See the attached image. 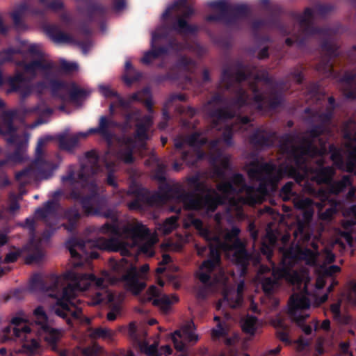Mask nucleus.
Here are the masks:
<instances>
[{"instance_id": "obj_1", "label": "nucleus", "mask_w": 356, "mask_h": 356, "mask_svg": "<svg viewBox=\"0 0 356 356\" xmlns=\"http://www.w3.org/2000/svg\"><path fill=\"white\" fill-rule=\"evenodd\" d=\"M67 198L79 202L86 216H96L110 220L98 228L108 238L99 237L92 245H156L157 236L140 222L120 226V216L115 209H103L108 204L105 195L99 193L97 182L91 181L88 188H75L70 190Z\"/></svg>"}, {"instance_id": "obj_2", "label": "nucleus", "mask_w": 356, "mask_h": 356, "mask_svg": "<svg viewBox=\"0 0 356 356\" xmlns=\"http://www.w3.org/2000/svg\"><path fill=\"white\" fill-rule=\"evenodd\" d=\"M92 282H95L99 286L103 284V280L97 278L93 274L71 269L60 276L49 275L42 277L35 275L31 279V287L54 298L56 302L51 306V312L71 325L72 318L79 319L82 313L75 305L74 300L79 292L89 289Z\"/></svg>"}, {"instance_id": "obj_3", "label": "nucleus", "mask_w": 356, "mask_h": 356, "mask_svg": "<svg viewBox=\"0 0 356 356\" xmlns=\"http://www.w3.org/2000/svg\"><path fill=\"white\" fill-rule=\"evenodd\" d=\"M197 248V254L203 255L207 246H195ZM247 246H208L209 253L207 259L200 266L195 273L197 278L206 286H211V273L221 265V250H232L235 249L233 254V261L240 269V275L245 276L248 273V268L250 263L257 266L261 262V255L254 249L256 246H252L254 252L250 253L245 249Z\"/></svg>"}, {"instance_id": "obj_4", "label": "nucleus", "mask_w": 356, "mask_h": 356, "mask_svg": "<svg viewBox=\"0 0 356 356\" xmlns=\"http://www.w3.org/2000/svg\"><path fill=\"white\" fill-rule=\"evenodd\" d=\"M248 175L252 180L259 181L258 191L264 195L275 192L279 182L286 175L296 173V170L289 165L277 166L274 163L260 162L257 159L248 165Z\"/></svg>"}, {"instance_id": "obj_5", "label": "nucleus", "mask_w": 356, "mask_h": 356, "mask_svg": "<svg viewBox=\"0 0 356 356\" xmlns=\"http://www.w3.org/2000/svg\"><path fill=\"white\" fill-rule=\"evenodd\" d=\"M17 127L13 124V116L6 114L3 122L0 124V135L5 137V140L8 145L15 146V150L6 155L4 159L0 160V168L10 163L17 164L22 163L29 160L27 154L28 139L17 134ZM3 149L0 147V154Z\"/></svg>"}, {"instance_id": "obj_6", "label": "nucleus", "mask_w": 356, "mask_h": 356, "mask_svg": "<svg viewBox=\"0 0 356 356\" xmlns=\"http://www.w3.org/2000/svg\"><path fill=\"white\" fill-rule=\"evenodd\" d=\"M187 182L190 188L193 191L188 194V210L206 209L213 212L218 205L223 203L222 197L214 189L208 186L206 182L200 180L199 175H195L187 178Z\"/></svg>"}, {"instance_id": "obj_7", "label": "nucleus", "mask_w": 356, "mask_h": 356, "mask_svg": "<svg viewBox=\"0 0 356 356\" xmlns=\"http://www.w3.org/2000/svg\"><path fill=\"white\" fill-rule=\"evenodd\" d=\"M111 268L110 273L106 276L111 284L124 282L134 294L140 293L145 287V284L138 280L137 268L126 258L116 261L113 258L109 259Z\"/></svg>"}, {"instance_id": "obj_8", "label": "nucleus", "mask_w": 356, "mask_h": 356, "mask_svg": "<svg viewBox=\"0 0 356 356\" xmlns=\"http://www.w3.org/2000/svg\"><path fill=\"white\" fill-rule=\"evenodd\" d=\"M85 158L86 161L81 164L77 179L73 170L69 171L67 175L62 177L63 182L70 183V190L75 188L86 190L91 181L96 182L93 177L102 170L99 156L95 150L86 152Z\"/></svg>"}, {"instance_id": "obj_9", "label": "nucleus", "mask_w": 356, "mask_h": 356, "mask_svg": "<svg viewBox=\"0 0 356 356\" xmlns=\"http://www.w3.org/2000/svg\"><path fill=\"white\" fill-rule=\"evenodd\" d=\"M212 9L218 10V15H209L205 20L208 22H222L225 25L237 26L240 20L244 19L250 15V10L245 4L232 5L225 0L213 1L208 3Z\"/></svg>"}, {"instance_id": "obj_10", "label": "nucleus", "mask_w": 356, "mask_h": 356, "mask_svg": "<svg viewBox=\"0 0 356 356\" xmlns=\"http://www.w3.org/2000/svg\"><path fill=\"white\" fill-rule=\"evenodd\" d=\"M295 184L293 181L286 182L280 189L279 195L283 201H289L294 197L293 204L297 210L302 214V220L305 222H309L314 213L315 202L309 197L297 198L296 193L293 191Z\"/></svg>"}, {"instance_id": "obj_11", "label": "nucleus", "mask_w": 356, "mask_h": 356, "mask_svg": "<svg viewBox=\"0 0 356 356\" xmlns=\"http://www.w3.org/2000/svg\"><path fill=\"white\" fill-rule=\"evenodd\" d=\"M35 325L40 338L49 345L55 346L60 338V332L53 327L52 321L46 314L42 306H38L33 311Z\"/></svg>"}, {"instance_id": "obj_12", "label": "nucleus", "mask_w": 356, "mask_h": 356, "mask_svg": "<svg viewBox=\"0 0 356 356\" xmlns=\"http://www.w3.org/2000/svg\"><path fill=\"white\" fill-rule=\"evenodd\" d=\"M236 71L233 72L230 67L222 70L220 82L225 90H231L238 86H242L243 81L252 77V70L250 66L237 61L235 63Z\"/></svg>"}, {"instance_id": "obj_13", "label": "nucleus", "mask_w": 356, "mask_h": 356, "mask_svg": "<svg viewBox=\"0 0 356 356\" xmlns=\"http://www.w3.org/2000/svg\"><path fill=\"white\" fill-rule=\"evenodd\" d=\"M320 48L322 55L316 69L325 76H334L335 71L332 60L339 55V47L333 40L326 38L321 40Z\"/></svg>"}, {"instance_id": "obj_14", "label": "nucleus", "mask_w": 356, "mask_h": 356, "mask_svg": "<svg viewBox=\"0 0 356 356\" xmlns=\"http://www.w3.org/2000/svg\"><path fill=\"white\" fill-rule=\"evenodd\" d=\"M241 229L232 226L231 229L218 227L213 232L208 233L207 245H247L240 237Z\"/></svg>"}, {"instance_id": "obj_15", "label": "nucleus", "mask_w": 356, "mask_h": 356, "mask_svg": "<svg viewBox=\"0 0 356 356\" xmlns=\"http://www.w3.org/2000/svg\"><path fill=\"white\" fill-rule=\"evenodd\" d=\"M46 140L40 138L38 140L35 149V159L28 167L15 173V179L25 184L29 181L35 174V171L42 172V170L48 165V163L42 157V147L44 145Z\"/></svg>"}, {"instance_id": "obj_16", "label": "nucleus", "mask_w": 356, "mask_h": 356, "mask_svg": "<svg viewBox=\"0 0 356 356\" xmlns=\"http://www.w3.org/2000/svg\"><path fill=\"white\" fill-rule=\"evenodd\" d=\"M144 300L147 302H152L153 305L167 312L172 303L179 301V298L176 295H172L170 297L168 295L163 294L159 288L152 285L148 288Z\"/></svg>"}, {"instance_id": "obj_17", "label": "nucleus", "mask_w": 356, "mask_h": 356, "mask_svg": "<svg viewBox=\"0 0 356 356\" xmlns=\"http://www.w3.org/2000/svg\"><path fill=\"white\" fill-rule=\"evenodd\" d=\"M6 81L10 86L7 92H18L22 100L29 97L33 92V86L29 83L28 78L21 72H16L13 76H8Z\"/></svg>"}, {"instance_id": "obj_18", "label": "nucleus", "mask_w": 356, "mask_h": 356, "mask_svg": "<svg viewBox=\"0 0 356 356\" xmlns=\"http://www.w3.org/2000/svg\"><path fill=\"white\" fill-rule=\"evenodd\" d=\"M159 190L160 192H162L165 201L175 200L181 202L187 209L188 205L187 195L191 194V191L186 192L181 184L178 183L170 184L166 181L159 185Z\"/></svg>"}, {"instance_id": "obj_19", "label": "nucleus", "mask_w": 356, "mask_h": 356, "mask_svg": "<svg viewBox=\"0 0 356 356\" xmlns=\"http://www.w3.org/2000/svg\"><path fill=\"white\" fill-rule=\"evenodd\" d=\"M159 190L160 192H162L165 201L175 200L181 202L187 209L188 205L187 195L191 194V191L186 192L181 184L178 183L170 184L166 181L159 185Z\"/></svg>"}, {"instance_id": "obj_20", "label": "nucleus", "mask_w": 356, "mask_h": 356, "mask_svg": "<svg viewBox=\"0 0 356 356\" xmlns=\"http://www.w3.org/2000/svg\"><path fill=\"white\" fill-rule=\"evenodd\" d=\"M310 307V300L305 296L293 295L290 298L288 314L291 321H302L309 317L304 310Z\"/></svg>"}, {"instance_id": "obj_21", "label": "nucleus", "mask_w": 356, "mask_h": 356, "mask_svg": "<svg viewBox=\"0 0 356 356\" xmlns=\"http://www.w3.org/2000/svg\"><path fill=\"white\" fill-rule=\"evenodd\" d=\"M294 17L299 22L301 31L304 35L312 36L316 34H327V31L325 29L315 26L313 24L314 10L312 8L307 7L305 9L303 15H294Z\"/></svg>"}, {"instance_id": "obj_22", "label": "nucleus", "mask_w": 356, "mask_h": 356, "mask_svg": "<svg viewBox=\"0 0 356 356\" xmlns=\"http://www.w3.org/2000/svg\"><path fill=\"white\" fill-rule=\"evenodd\" d=\"M276 136V131L257 128L250 136L249 141L254 148L264 149L273 145Z\"/></svg>"}, {"instance_id": "obj_23", "label": "nucleus", "mask_w": 356, "mask_h": 356, "mask_svg": "<svg viewBox=\"0 0 356 356\" xmlns=\"http://www.w3.org/2000/svg\"><path fill=\"white\" fill-rule=\"evenodd\" d=\"M59 207V202L54 200H48L43 204L42 207L35 209V218L42 220L45 224L52 222L51 220L57 223Z\"/></svg>"}, {"instance_id": "obj_24", "label": "nucleus", "mask_w": 356, "mask_h": 356, "mask_svg": "<svg viewBox=\"0 0 356 356\" xmlns=\"http://www.w3.org/2000/svg\"><path fill=\"white\" fill-rule=\"evenodd\" d=\"M181 16H177V20L171 25V29L179 33H195L198 27L196 25L190 24L186 19L190 18L195 13L194 9L191 6H187Z\"/></svg>"}, {"instance_id": "obj_25", "label": "nucleus", "mask_w": 356, "mask_h": 356, "mask_svg": "<svg viewBox=\"0 0 356 356\" xmlns=\"http://www.w3.org/2000/svg\"><path fill=\"white\" fill-rule=\"evenodd\" d=\"M128 194L134 196V199L127 204L130 210H141L144 206H147L149 191L146 188L132 183L129 186Z\"/></svg>"}, {"instance_id": "obj_26", "label": "nucleus", "mask_w": 356, "mask_h": 356, "mask_svg": "<svg viewBox=\"0 0 356 356\" xmlns=\"http://www.w3.org/2000/svg\"><path fill=\"white\" fill-rule=\"evenodd\" d=\"M198 339V336L191 330V325L186 326L182 330L175 331L172 335V341L175 349L182 353L186 350V344L183 340L195 343Z\"/></svg>"}, {"instance_id": "obj_27", "label": "nucleus", "mask_w": 356, "mask_h": 356, "mask_svg": "<svg viewBox=\"0 0 356 356\" xmlns=\"http://www.w3.org/2000/svg\"><path fill=\"white\" fill-rule=\"evenodd\" d=\"M25 72L30 74L33 77L36 76L37 70L44 72L45 76H47L54 68V64L51 61H45L42 58L31 60L29 63H22Z\"/></svg>"}, {"instance_id": "obj_28", "label": "nucleus", "mask_w": 356, "mask_h": 356, "mask_svg": "<svg viewBox=\"0 0 356 356\" xmlns=\"http://www.w3.org/2000/svg\"><path fill=\"white\" fill-rule=\"evenodd\" d=\"M81 214L78 208L76 207H70L67 208L63 213V219L66 222L63 223L62 226L68 232L74 234L79 226Z\"/></svg>"}, {"instance_id": "obj_29", "label": "nucleus", "mask_w": 356, "mask_h": 356, "mask_svg": "<svg viewBox=\"0 0 356 356\" xmlns=\"http://www.w3.org/2000/svg\"><path fill=\"white\" fill-rule=\"evenodd\" d=\"M209 115L213 119L211 122V127L213 129H218L220 122L233 119L235 117L236 113L235 111L228 107H225L211 108L209 111Z\"/></svg>"}, {"instance_id": "obj_30", "label": "nucleus", "mask_w": 356, "mask_h": 356, "mask_svg": "<svg viewBox=\"0 0 356 356\" xmlns=\"http://www.w3.org/2000/svg\"><path fill=\"white\" fill-rule=\"evenodd\" d=\"M344 85L343 93L346 98L356 99V72H346L340 79Z\"/></svg>"}, {"instance_id": "obj_31", "label": "nucleus", "mask_w": 356, "mask_h": 356, "mask_svg": "<svg viewBox=\"0 0 356 356\" xmlns=\"http://www.w3.org/2000/svg\"><path fill=\"white\" fill-rule=\"evenodd\" d=\"M36 86L41 89L49 88L52 96L60 97L59 92L61 90H66L68 89V84L61 80L51 79L48 83L44 81H39L36 83Z\"/></svg>"}, {"instance_id": "obj_32", "label": "nucleus", "mask_w": 356, "mask_h": 356, "mask_svg": "<svg viewBox=\"0 0 356 356\" xmlns=\"http://www.w3.org/2000/svg\"><path fill=\"white\" fill-rule=\"evenodd\" d=\"M113 120H109L106 116H101L99 121V126L97 127L91 128L87 132L89 134H99L105 139L110 140L112 137L111 132L109 131V127L113 125Z\"/></svg>"}, {"instance_id": "obj_33", "label": "nucleus", "mask_w": 356, "mask_h": 356, "mask_svg": "<svg viewBox=\"0 0 356 356\" xmlns=\"http://www.w3.org/2000/svg\"><path fill=\"white\" fill-rule=\"evenodd\" d=\"M305 112L306 113H311V121L312 122H318L317 124L323 125V127H326L327 130V127L332 122V120L334 118V114L331 111L327 110L324 112H318L314 111L311 113V109L309 108H305Z\"/></svg>"}, {"instance_id": "obj_34", "label": "nucleus", "mask_w": 356, "mask_h": 356, "mask_svg": "<svg viewBox=\"0 0 356 356\" xmlns=\"http://www.w3.org/2000/svg\"><path fill=\"white\" fill-rule=\"evenodd\" d=\"M168 54V49L164 46L157 47L156 44L151 42L150 50L146 51L143 58L141 62L143 64L149 65L153 60L159 58L161 56L166 55Z\"/></svg>"}, {"instance_id": "obj_35", "label": "nucleus", "mask_w": 356, "mask_h": 356, "mask_svg": "<svg viewBox=\"0 0 356 356\" xmlns=\"http://www.w3.org/2000/svg\"><path fill=\"white\" fill-rule=\"evenodd\" d=\"M281 248H280V250H284V248H285L286 246H280ZM290 248V252H292V250H293V249H295L297 252V258L300 259V260H303L306 262L307 264H309V265H314L315 264L316 261V258H317V254L316 253L309 249V248H305L304 250H302L301 248L302 246H289Z\"/></svg>"}, {"instance_id": "obj_36", "label": "nucleus", "mask_w": 356, "mask_h": 356, "mask_svg": "<svg viewBox=\"0 0 356 356\" xmlns=\"http://www.w3.org/2000/svg\"><path fill=\"white\" fill-rule=\"evenodd\" d=\"M25 112L26 113H34L40 115L35 122V126H37L47 123L48 120H45L44 118L50 117L52 115L54 110L50 107L45 106L44 104H38L26 109Z\"/></svg>"}, {"instance_id": "obj_37", "label": "nucleus", "mask_w": 356, "mask_h": 356, "mask_svg": "<svg viewBox=\"0 0 356 356\" xmlns=\"http://www.w3.org/2000/svg\"><path fill=\"white\" fill-rule=\"evenodd\" d=\"M335 174L334 169L331 166H322L315 170L314 179L318 184H327L331 182Z\"/></svg>"}, {"instance_id": "obj_38", "label": "nucleus", "mask_w": 356, "mask_h": 356, "mask_svg": "<svg viewBox=\"0 0 356 356\" xmlns=\"http://www.w3.org/2000/svg\"><path fill=\"white\" fill-rule=\"evenodd\" d=\"M13 334L16 339L23 338L26 334L31 332L30 327L25 324V320L22 317L15 316L11 320Z\"/></svg>"}, {"instance_id": "obj_39", "label": "nucleus", "mask_w": 356, "mask_h": 356, "mask_svg": "<svg viewBox=\"0 0 356 356\" xmlns=\"http://www.w3.org/2000/svg\"><path fill=\"white\" fill-rule=\"evenodd\" d=\"M45 30L47 34L57 42L70 43L73 42V38L70 35L62 31L56 25L47 26Z\"/></svg>"}, {"instance_id": "obj_40", "label": "nucleus", "mask_w": 356, "mask_h": 356, "mask_svg": "<svg viewBox=\"0 0 356 356\" xmlns=\"http://www.w3.org/2000/svg\"><path fill=\"white\" fill-rule=\"evenodd\" d=\"M228 91L236 95L235 97L232 99V104L233 106L238 108H241L247 105L249 96L242 86H238Z\"/></svg>"}, {"instance_id": "obj_41", "label": "nucleus", "mask_w": 356, "mask_h": 356, "mask_svg": "<svg viewBox=\"0 0 356 356\" xmlns=\"http://www.w3.org/2000/svg\"><path fill=\"white\" fill-rule=\"evenodd\" d=\"M88 136V133L82 132L68 138L64 135L60 136L58 138L60 148L61 149L70 151L77 145L80 136L82 138H86Z\"/></svg>"}, {"instance_id": "obj_42", "label": "nucleus", "mask_w": 356, "mask_h": 356, "mask_svg": "<svg viewBox=\"0 0 356 356\" xmlns=\"http://www.w3.org/2000/svg\"><path fill=\"white\" fill-rule=\"evenodd\" d=\"M229 181L236 188L237 194L243 193V191H245L248 194H250L254 191L253 186H249L246 184L244 176L241 173L234 174L230 177Z\"/></svg>"}, {"instance_id": "obj_43", "label": "nucleus", "mask_w": 356, "mask_h": 356, "mask_svg": "<svg viewBox=\"0 0 356 356\" xmlns=\"http://www.w3.org/2000/svg\"><path fill=\"white\" fill-rule=\"evenodd\" d=\"M327 131V130L326 129V127H323V125L314 124L309 129L307 130L306 134L316 142L318 140L321 149L325 150V142L321 138V136L323 135Z\"/></svg>"}, {"instance_id": "obj_44", "label": "nucleus", "mask_w": 356, "mask_h": 356, "mask_svg": "<svg viewBox=\"0 0 356 356\" xmlns=\"http://www.w3.org/2000/svg\"><path fill=\"white\" fill-rule=\"evenodd\" d=\"M250 88L253 93L252 100L256 105V109L258 111L266 110V97L260 91V89L256 83H250Z\"/></svg>"}, {"instance_id": "obj_45", "label": "nucleus", "mask_w": 356, "mask_h": 356, "mask_svg": "<svg viewBox=\"0 0 356 356\" xmlns=\"http://www.w3.org/2000/svg\"><path fill=\"white\" fill-rule=\"evenodd\" d=\"M152 121L149 116L145 115L143 118V121L137 123L136 125L135 137L140 140H146L148 139L147 131L152 125Z\"/></svg>"}, {"instance_id": "obj_46", "label": "nucleus", "mask_w": 356, "mask_h": 356, "mask_svg": "<svg viewBox=\"0 0 356 356\" xmlns=\"http://www.w3.org/2000/svg\"><path fill=\"white\" fill-rule=\"evenodd\" d=\"M108 11L107 7L99 3H90L86 8V13L90 21H94L95 17L97 15L103 19Z\"/></svg>"}, {"instance_id": "obj_47", "label": "nucleus", "mask_w": 356, "mask_h": 356, "mask_svg": "<svg viewBox=\"0 0 356 356\" xmlns=\"http://www.w3.org/2000/svg\"><path fill=\"white\" fill-rule=\"evenodd\" d=\"M124 70L125 72L122 76V79L124 82L128 86H130L133 83L139 81L142 76L141 73L136 72L133 67L131 63L129 60L126 61L125 63Z\"/></svg>"}, {"instance_id": "obj_48", "label": "nucleus", "mask_w": 356, "mask_h": 356, "mask_svg": "<svg viewBox=\"0 0 356 356\" xmlns=\"http://www.w3.org/2000/svg\"><path fill=\"white\" fill-rule=\"evenodd\" d=\"M287 154H289L298 168L305 166L307 161L306 157L309 156V153L298 149L297 147H292V149Z\"/></svg>"}, {"instance_id": "obj_49", "label": "nucleus", "mask_w": 356, "mask_h": 356, "mask_svg": "<svg viewBox=\"0 0 356 356\" xmlns=\"http://www.w3.org/2000/svg\"><path fill=\"white\" fill-rule=\"evenodd\" d=\"M259 282L264 293L267 296L271 295L274 292L275 287L277 285V279L275 277L274 273L270 277L259 276Z\"/></svg>"}, {"instance_id": "obj_50", "label": "nucleus", "mask_w": 356, "mask_h": 356, "mask_svg": "<svg viewBox=\"0 0 356 356\" xmlns=\"http://www.w3.org/2000/svg\"><path fill=\"white\" fill-rule=\"evenodd\" d=\"M67 91L69 93L70 100L73 102H76L90 95L89 91L79 88L74 82L68 84Z\"/></svg>"}, {"instance_id": "obj_51", "label": "nucleus", "mask_w": 356, "mask_h": 356, "mask_svg": "<svg viewBox=\"0 0 356 356\" xmlns=\"http://www.w3.org/2000/svg\"><path fill=\"white\" fill-rule=\"evenodd\" d=\"M316 141L307 136L301 138L300 144L296 146L298 149L309 153V156H313L319 152V149L315 144Z\"/></svg>"}, {"instance_id": "obj_52", "label": "nucleus", "mask_w": 356, "mask_h": 356, "mask_svg": "<svg viewBox=\"0 0 356 356\" xmlns=\"http://www.w3.org/2000/svg\"><path fill=\"white\" fill-rule=\"evenodd\" d=\"M284 102V95L281 91L272 90L270 97L266 101V109L275 110L280 107Z\"/></svg>"}, {"instance_id": "obj_53", "label": "nucleus", "mask_w": 356, "mask_h": 356, "mask_svg": "<svg viewBox=\"0 0 356 356\" xmlns=\"http://www.w3.org/2000/svg\"><path fill=\"white\" fill-rule=\"evenodd\" d=\"M202 133L195 131L186 136V144L194 148H202L208 144L209 140L206 137H201Z\"/></svg>"}, {"instance_id": "obj_54", "label": "nucleus", "mask_w": 356, "mask_h": 356, "mask_svg": "<svg viewBox=\"0 0 356 356\" xmlns=\"http://www.w3.org/2000/svg\"><path fill=\"white\" fill-rule=\"evenodd\" d=\"M329 152L330 153V159L333 164L339 169H342L344 166L343 157L341 149L334 144L329 145Z\"/></svg>"}, {"instance_id": "obj_55", "label": "nucleus", "mask_w": 356, "mask_h": 356, "mask_svg": "<svg viewBox=\"0 0 356 356\" xmlns=\"http://www.w3.org/2000/svg\"><path fill=\"white\" fill-rule=\"evenodd\" d=\"M28 248L29 246H25ZM34 248L25 257V263L26 264H39L44 257V252L42 246H33Z\"/></svg>"}, {"instance_id": "obj_56", "label": "nucleus", "mask_w": 356, "mask_h": 356, "mask_svg": "<svg viewBox=\"0 0 356 356\" xmlns=\"http://www.w3.org/2000/svg\"><path fill=\"white\" fill-rule=\"evenodd\" d=\"M350 183V178L348 176H343L341 180L333 181L327 184L330 192L332 194L337 195L343 191L347 185Z\"/></svg>"}, {"instance_id": "obj_57", "label": "nucleus", "mask_w": 356, "mask_h": 356, "mask_svg": "<svg viewBox=\"0 0 356 356\" xmlns=\"http://www.w3.org/2000/svg\"><path fill=\"white\" fill-rule=\"evenodd\" d=\"M28 6L26 3L21 4L15 11L11 14L14 26L16 29H23L25 26L22 21V15L27 10Z\"/></svg>"}, {"instance_id": "obj_58", "label": "nucleus", "mask_w": 356, "mask_h": 356, "mask_svg": "<svg viewBox=\"0 0 356 356\" xmlns=\"http://www.w3.org/2000/svg\"><path fill=\"white\" fill-rule=\"evenodd\" d=\"M296 139V135L291 133H286L282 134L280 138V149L286 154L289 153Z\"/></svg>"}, {"instance_id": "obj_59", "label": "nucleus", "mask_w": 356, "mask_h": 356, "mask_svg": "<svg viewBox=\"0 0 356 356\" xmlns=\"http://www.w3.org/2000/svg\"><path fill=\"white\" fill-rule=\"evenodd\" d=\"M23 227L29 231V243L26 245H35L37 241V233L35 222L33 218H27L23 225Z\"/></svg>"}, {"instance_id": "obj_60", "label": "nucleus", "mask_w": 356, "mask_h": 356, "mask_svg": "<svg viewBox=\"0 0 356 356\" xmlns=\"http://www.w3.org/2000/svg\"><path fill=\"white\" fill-rule=\"evenodd\" d=\"M118 157L126 164H131L134 161V147L123 146L118 151Z\"/></svg>"}, {"instance_id": "obj_61", "label": "nucleus", "mask_w": 356, "mask_h": 356, "mask_svg": "<svg viewBox=\"0 0 356 356\" xmlns=\"http://www.w3.org/2000/svg\"><path fill=\"white\" fill-rule=\"evenodd\" d=\"M99 90L102 94L106 98L118 97L119 105L123 108H127L129 106V102L121 98L118 93L106 86H100Z\"/></svg>"}, {"instance_id": "obj_62", "label": "nucleus", "mask_w": 356, "mask_h": 356, "mask_svg": "<svg viewBox=\"0 0 356 356\" xmlns=\"http://www.w3.org/2000/svg\"><path fill=\"white\" fill-rule=\"evenodd\" d=\"M258 319L256 316L248 315L243 320L242 330L245 333L254 335L257 328Z\"/></svg>"}, {"instance_id": "obj_63", "label": "nucleus", "mask_w": 356, "mask_h": 356, "mask_svg": "<svg viewBox=\"0 0 356 356\" xmlns=\"http://www.w3.org/2000/svg\"><path fill=\"white\" fill-rule=\"evenodd\" d=\"M47 227L41 234V235L38 237L37 236V241L35 243V245H40L42 242H47L51 238V236L54 234L56 230L57 223L56 222H49V224H46Z\"/></svg>"}, {"instance_id": "obj_64", "label": "nucleus", "mask_w": 356, "mask_h": 356, "mask_svg": "<svg viewBox=\"0 0 356 356\" xmlns=\"http://www.w3.org/2000/svg\"><path fill=\"white\" fill-rule=\"evenodd\" d=\"M355 124V122L353 119H349L344 122L342 127L343 138L352 143L356 142V133L353 134L351 126Z\"/></svg>"}]
</instances>
